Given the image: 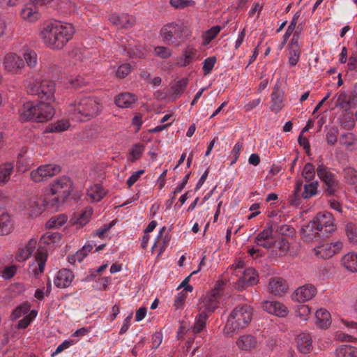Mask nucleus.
<instances>
[{
    "label": "nucleus",
    "mask_w": 357,
    "mask_h": 357,
    "mask_svg": "<svg viewBox=\"0 0 357 357\" xmlns=\"http://www.w3.org/2000/svg\"><path fill=\"white\" fill-rule=\"evenodd\" d=\"M74 32L72 24L55 22L44 26L40 37L50 47L60 50L72 38Z\"/></svg>",
    "instance_id": "nucleus-1"
},
{
    "label": "nucleus",
    "mask_w": 357,
    "mask_h": 357,
    "mask_svg": "<svg viewBox=\"0 0 357 357\" xmlns=\"http://www.w3.org/2000/svg\"><path fill=\"white\" fill-rule=\"evenodd\" d=\"M101 106L95 97H84L75 100L68 107V112L76 121H87L98 116Z\"/></svg>",
    "instance_id": "nucleus-2"
},
{
    "label": "nucleus",
    "mask_w": 357,
    "mask_h": 357,
    "mask_svg": "<svg viewBox=\"0 0 357 357\" xmlns=\"http://www.w3.org/2000/svg\"><path fill=\"white\" fill-rule=\"evenodd\" d=\"M252 308L248 305H238L230 313L224 331L227 335H233L245 328L252 319Z\"/></svg>",
    "instance_id": "nucleus-3"
},
{
    "label": "nucleus",
    "mask_w": 357,
    "mask_h": 357,
    "mask_svg": "<svg viewBox=\"0 0 357 357\" xmlns=\"http://www.w3.org/2000/svg\"><path fill=\"white\" fill-rule=\"evenodd\" d=\"M189 27L183 21L167 23L160 30L162 40L168 45L178 46L188 37Z\"/></svg>",
    "instance_id": "nucleus-4"
},
{
    "label": "nucleus",
    "mask_w": 357,
    "mask_h": 357,
    "mask_svg": "<svg viewBox=\"0 0 357 357\" xmlns=\"http://www.w3.org/2000/svg\"><path fill=\"white\" fill-rule=\"evenodd\" d=\"M73 190V183L68 176L57 178L51 185V192L57 196L52 199L54 204L64 203Z\"/></svg>",
    "instance_id": "nucleus-5"
},
{
    "label": "nucleus",
    "mask_w": 357,
    "mask_h": 357,
    "mask_svg": "<svg viewBox=\"0 0 357 357\" xmlns=\"http://www.w3.org/2000/svg\"><path fill=\"white\" fill-rule=\"evenodd\" d=\"M55 90V84L51 80L30 82L26 86V91L29 94L38 96L39 98L43 100H52Z\"/></svg>",
    "instance_id": "nucleus-6"
},
{
    "label": "nucleus",
    "mask_w": 357,
    "mask_h": 357,
    "mask_svg": "<svg viewBox=\"0 0 357 357\" xmlns=\"http://www.w3.org/2000/svg\"><path fill=\"white\" fill-rule=\"evenodd\" d=\"M316 223L317 229H319V236L321 239H326L333 233L336 229L334 224V218L333 215L327 211L319 212L313 218Z\"/></svg>",
    "instance_id": "nucleus-7"
},
{
    "label": "nucleus",
    "mask_w": 357,
    "mask_h": 357,
    "mask_svg": "<svg viewBox=\"0 0 357 357\" xmlns=\"http://www.w3.org/2000/svg\"><path fill=\"white\" fill-rule=\"evenodd\" d=\"M61 172L60 166L57 165L48 164L41 165L36 169L31 171L30 176L31 179L36 183L42 182L49 179Z\"/></svg>",
    "instance_id": "nucleus-8"
},
{
    "label": "nucleus",
    "mask_w": 357,
    "mask_h": 357,
    "mask_svg": "<svg viewBox=\"0 0 357 357\" xmlns=\"http://www.w3.org/2000/svg\"><path fill=\"white\" fill-rule=\"evenodd\" d=\"M316 171L319 178L326 186V193L328 195H334L338 188V183L335 179L334 175L328 170L323 163L318 165Z\"/></svg>",
    "instance_id": "nucleus-9"
},
{
    "label": "nucleus",
    "mask_w": 357,
    "mask_h": 357,
    "mask_svg": "<svg viewBox=\"0 0 357 357\" xmlns=\"http://www.w3.org/2000/svg\"><path fill=\"white\" fill-rule=\"evenodd\" d=\"M33 4H27L21 10L20 15L22 17L29 22H35L40 17V12L38 6L43 7L44 5L51 2L52 0H30Z\"/></svg>",
    "instance_id": "nucleus-10"
},
{
    "label": "nucleus",
    "mask_w": 357,
    "mask_h": 357,
    "mask_svg": "<svg viewBox=\"0 0 357 357\" xmlns=\"http://www.w3.org/2000/svg\"><path fill=\"white\" fill-rule=\"evenodd\" d=\"M317 290L312 284H306L298 287L291 296L292 301L296 302H307L312 300L317 294Z\"/></svg>",
    "instance_id": "nucleus-11"
},
{
    "label": "nucleus",
    "mask_w": 357,
    "mask_h": 357,
    "mask_svg": "<svg viewBox=\"0 0 357 357\" xmlns=\"http://www.w3.org/2000/svg\"><path fill=\"white\" fill-rule=\"evenodd\" d=\"M261 307L268 314L281 318L286 317L289 312L288 307L283 303L275 300L263 301Z\"/></svg>",
    "instance_id": "nucleus-12"
},
{
    "label": "nucleus",
    "mask_w": 357,
    "mask_h": 357,
    "mask_svg": "<svg viewBox=\"0 0 357 357\" xmlns=\"http://www.w3.org/2000/svg\"><path fill=\"white\" fill-rule=\"evenodd\" d=\"M4 66L7 71L13 74H19L24 66V62L20 56L11 53L5 56Z\"/></svg>",
    "instance_id": "nucleus-13"
},
{
    "label": "nucleus",
    "mask_w": 357,
    "mask_h": 357,
    "mask_svg": "<svg viewBox=\"0 0 357 357\" xmlns=\"http://www.w3.org/2000/svg\"><path fill=\"white\" fill-rule=\"evenodd\" d=\"M36 122L43 123L50 120L54 115L55 110L50 104L42 101L36 103Z\"/></svg>",
    "instance_id": "nucleus-14"
},
{
    "label": "nucleus",
    "mask_w": 357,
    "mask_h": 357,
    "mask_svg": "<svg viewBox=\"0 0 357 357\" xmlns=\"http://www.w3.org/2000/svg\"><path fill=\"white\" fill-rule=\"evenodd\" d=\"M319 229H317L316 223L313 219L310 220L306 225H304L301 231L302 238L307 242L317 241L321 239L319 236Z\"/></svg>",
    "instance_id": "nucleus-15"
},
{
    "label": "nucleus",
    "mask_w": 357,
    "mask_h": 357,
    "mask_svg": "<svg viewBox=\"0 0 357 357\" xmlns=\"http://www.w3.org/2000/svg\"><path fill=\"white\" fill-rule=\"evenodd\" d=\"M287 282L281 277H274L269 280L268 292L274 296H280L288 289Z\"/></svg>",
    "instance_id": "nucleus-16"
},
{
    "label": "nucleus",
    "mask_w": 357,
    "mask_h": 357,
    "mask_svg": "<svg viewBox=\"0 0 357 357\" xmlns=\"http://www.w3.org/2000/svg\"><path fill=\"white\" fill-rule=\"evenodd\" d=\"M74 275L71 269H59L54 280V284L59 288H66L70 286Z\"/></svg>",
    "instance_id": "nucleus-17"
},
{
    "label": "nucleus",
    "mask_w": 357,
    "mask_h": 357,
    "mask_svg": "<svg viewBox=\"0 0 357 357\" xmlns=\"http://www.w3.org/2000/svg\"><path fill=\"white\" fill-rule=\"evenodd\" d=\"M220 301V297L213 293H209L205 296L203 299L202 304L200 307V311L206 313L213 312L218 307V303Z\"/></svg>",
    "instance_id": "nucleus-18"
},
{
    "label": "nucleus",
    "mask_w": 357,
    "mask_h": 357,
    "mask_svg": "<svg viewBox=\"0 0 357 357\" xmlns=\"http://www.w3.org/2000/svg\"><path fill=\"white\" fill-rule=\"evenodd\" d=\"M298 350L303 354H308L312 348V339L309 333L301 332L296 336Z\"/></svg>",
    "instance_id": "nucleus-19"
},
{
    "label": "nucleus",
    "mask_w": 357,
    "mask_h": 357,
    "mask_svg": "<svg viewBox=\"0 0 357 357\" xmlns=\"http://www.w3.org/2000/svg\"><path fill=\"white\" fill-rule=\"evenodd\" d=\"M236 344L241 351H250L257 347L258 342L253 335L245 334L238 337Z\"/></svg>",
    "instance_id": "nucleus-20"
},
{
    "label": "nucleus",
    "mask_w": 357,
    "mask_h": 357,
    "mask_svg": "<svg viewBox=\"0 0 357 357\" xmlns=\"http://www.w3.org/2000/svg\"><path fill=\"white\" fill-rule=\"evenodd\" d=\"M20 118L23 121H33L36 122V103L27 102L24 103L19 111Z\"/></svg>",
    "instance_id": "nucleus-21"
},
{
    "label": "nucleus",
    "mask_w": 357,
    "mask_h": 357,
    "mask_svg": "<svg viewBox=\"0 0 357 357\" xmlns=\"http://www.w3.org/2000/svg\"><path fill=\"white\" fill-rule=\"evenodd\" d=\"M109 21L112 24L119 26L122 29H128L132 27L135 23V20L132 16H130L127 14L121 15H112Z\"/></svg>",
    "instance_id": "nucleus-22"
},
{
    "label": "nucleus",
    "mask_w": 357,
    "mask_h": 357,
    "mask_svg": "<svg viewBox=\"0 0 357 357\" xmlns=\"http://www.w3.org/2000/svg\"><path fill=\"white\" fill-rule=\"evenodd\" d=\"M315 324L319 328L326 329L331 325L332 321L331 314L324 308H320L317 310L315 313Z\"/></svg>",
    "instance_id": "nucleus-23"
},
{
    "label": "nucleus",
    "mask_w": 357,
    "mask_h": 357,
    "mask_svg": "<svg viewBox=\"0 0 357 357\" xmlns=\"http://www.w3.org/2000/svg\"><path fill=\"white\" fill-rule=\"evenodd\" d=\"M238 284L245 287L247 285H254L259 282V276L255 269H244L243 275L237 280Z\"/></svg>",
    "instance_id": "nucleus-24"
},
{
    "label": "nucleus",
    "mask_w": 357,
    "mask_h": 357,
    "mask_svg": "<svg viewBox=\"0 0 357 357\" xmlns=\"http://www.w3.org/2000/svg\"><path fill=\"white\" fill-rule=\"evenodd\" d=\"M135 95L130 93H123L115 98V103L119 107L129 108L135 102Z\"/></svg>",
    "instance_id": "nucleus-25"
},
{
    "label": "nucleus",
    "mask_w": 357,
    "mask_h": 357,
    "mask_svg": "<svg viewBox=\"0 0 357 357\" xmlns=\"http://www.w3.org/2000/svg\"><path fill=\"white\" fill-rule=\"evenodd\" d=\"M342 248V243L341 242H335L333 244V248L331 245H326L319 248L317 255L322 258H330L333 257L337 251Z\"/></svg>",
    "instance_id": "nucleus-26"
},
{
    "label": "nucleus",
    "mask_w": 357,
    "mask_h": 357,
    "mask_svg": "<svg viewBox=\"0 0 357 357\" xmlns=\"http://www.w3.org/2000/svg\"><path fill=\"white\" fill-rule=\"evenodd\" d=\"M303 181L298 180L296 183L294 190L289 196L288 202L292 206H299L301 204L302 199Z\"/></svg>",
    "instance_id": "nucleus-27"
},
{
    "label": "nucleus",
    "mask_w": 357,
    "mask_h": 357,
    "mask_svg": "<svg viewBox=\"0 0 357 357\" xmlns=\"http://www.w3.org/2000/svg\"><path fill=\"white\" fill-rule=\"evenodd\" d=\"M48 257L47 250L45 248L40 247L35 253L33 261L30 267L44 268L45 262Z\"/></svg>",
    "instance_id": "nucleus-28"
},
{
    "label": "nucleus",
    "mask_w": 357,
    "mask_h": 357,
    "mask_svg": "<svg viewBox=\"0 0 357 357\" xmlns=\"http://www.w3.org/2000/svg\"><path fill=\"white\" fill-rule=\"evenodd\" d=\"M36 245V241L31 239L27 245L18 250L15 259L17 261H24L27 259L32 253Z\"/></svg>",
    "instance_id": "nucleus-29"
},
{
    "label": "nucleus",
    "mask_w": 357,
    "mask_h": 357,
    "mask_svg": "<svg viewBox=\"0 0 357 357\" xmlns=\"http://www.w3.org/2000/svg\"><path fill=\"white\" fill-rule=\"evenodd\" d=\"M272 105L271 109L275 113H278L283 107L282 93L278 88L274 89L271 94Z\"/></svg>",
    "instance_id": "nucleus-30"
},
{
    "label": "nucleus",
    "mask_w": 357,
    "mask_h": 357,
    "mask_svg": "<svg viewBox=\"0 0 357 357\" xmlns=\"http://www.w3.org/2000/svg\"><path fill=\"white\" fill-rule=\"evenodd\" d=\"M11 218L8 213H2L0 215V235H8L13 230Z\"/></svg>",
    "instance_id": "nucleus-31"
},
{
    "label": "nucleus",
    "mask_w": 357,
    "mask_h": 357,
    "mask_svg": "<svg viewBox=\"0 0 357 357\" xmlns=\"http://www.w3.org/2000/svg\"><path fill=\"white\" fill-rule=\"evenodd\" d=\"M356 105L355 98L351 95L348 96L344 92L340 93L337 100V106L348 109Z\"/></svg>",
    "instance_id": "nucleus-32"
},
{
    "label": "nucleus",
    "mask_w": 357,
    "mask_h": 357,
    "mask_svg": "<svg viewBox=\"0 0 357 357\" xmlns=\"http://www.w3.org/2000/svg\"><path fill=\"white\" fill-rule=\"evenodd\" d=\"M337 357H357V348L351 345H341L336 349Z\"/></svg>",
    "instance_id": "nucleus-33"
},
{
    "label": "nucleus",
    "mask_w": 357,
    "mask_h": 357,
    "mask_svg": "<svg viewBox=\"0 0 357 357\" xmlns=\"http://www.w3.org/2000/svg\"><path fill=\"white\" fill-rule=\"evenodd\" d=\"M318 181H312L308 184L303 185L302 196L304 199H307L315 195L317 192Z\"/></svg>",
    "instance_id": "nucleus-34"
},
{
    "label": "nucleus",
    "mask_w": 357,
    "mask_h": 357,
    "mask_svg": "<svg viewBox=\"0 0 357 357\" xmlns=\"http://www.w3.org/2000/svg\"><path fill=\"white\" fill-rule=\"evenodd\" d=\"M208 316V313L202 311H200V312L196 316L195 322L193 327L194 333H200L204 329L206 326Z\"/></svg>",
    "instance_id": "nucleus-35"
},
{
    "label": "nucleus",
    "mask_w": 357,
    "mask_h": 357,
    "mask_svg": "<svg viewBox=\"0 0 357 357\" xmlns=\"http://www.w3.org/2000/svg\"><path fill=\"white\" fill-rule=\"evenodd\" d=\"M274 231L279 233L283 236H293L295 234L294 227L287 225H279L275 221H272Z\"/></svg>",
    "instance_id": "nucleus-36"
},
{
    "label": "nucleus",
    "mask_w": 357,
    "mask_h": 357,
    "mask_svg": "<svg viewBox=\"0 0 357 357\" xmlns=\"http://www.w3.org/2000/svg\"><path fill=\"white\" fill-rule=\"evenodd\" d=\"M69 126L70 124L67 121L60 120L54 123L49 124L45 129V132H59L65 131L68 129Z\"/></svg>",
    "instance_id": "nucleus-37"
},
{
    "label": "nucleus",
    "mask_w": 357,
    "mask_h": 357,
    "mask_svg": "<svg viewBox=\"0 0 357 357\" xmlns=\"http://www.w3.org/2000/svg\"><path fill=\"white\" fill-rule=\"evenodd\" d=\"M13 165L12 163L6 162L0 165V183H6L13 172Z\"/></svg>",
    "instance_id": "nucleus-38"
},
{
    "label": "nucleus",
    "mask_w": 357,
    "mask_h": 357,
    "mask_svg": "<svg viewBox=\"0 0 357 357\" xmlns=\"http://www.w3.org/2000/svg\"><path fill=\"white\" fill-rule=\"evenodd\" d=\"M273 249L278 250L279 255H285L289 249V243L288 241L284 238L275 240L272 242Z\"/></svg>",
    "instance_id": "nucleus-39"
},
{
    "label": "nucleus",
    "mask_w": 357,
    "mask_h": 357,
    "mask_svg": "<svg viewBox=\"0 0 357 357\" xmlns=\"http://www.w3.org/2000/svg\"><path fill=\"white\" fill-rule=\"evenodd\" d=\"M342 265L344 268H356L357 267V253L349 252L342 259Z\"/></svg>",
    "instance_id": "nucleus-40"
},
{
    "label": "nucleus",
    "mask_w": 357,
    "mask_h": 357,
    "mask_svg": "<svg viewBox=\"0 0 357 357\" xmlns=\"http://www.w3.org/2000/svg\"><path fill=\"white\" fill-rule=\"evenodd\" d=\"M295 314L301 320L307 321L311 314V309L307 305H298L295 308Z\"/></svg>",
    "instance_id": "nucleus-41"
},
{
    "label": "nucleus",
    "mask_w": 357,
    "mask_h": 357,
    "mask_svg": "<svg viewBox=\"0 0 357 357\" xmlns=\"http://www.w3.org/2000/svg\"><path fill=\"white\" fill-rule=\"evenodd\" d=\"M30 305L27 303H23L17 306L12 312L11 317L13 319H17L22 316H26L30 312Z\"/></svg>",
    "instance_id": "nucleus-42"
},
{
    "label": "nucleus",
    "mask_w": 357,
    "mask_h": 357,
    "mask_svg": "<svg viewBox=\"0 0 357 357\" xmlns=\"http://www.w3.org/2000/svg\"><path fill=\"white\" fill-rule=\"evenodd\" d=\"M67 221V216L65 215H60L57 217H53L49 220L46 223V227L50 229L59 228L63 225Z\"/></svg>",
    "instance_id": "nucleus-43"
},
{
    "label": "nucleus",
    "mask_w": 357,
    "mask_h": 357,
    "mask_svg": "<svg viewBox=\"0 0 357 357\" xmlns=\"http://www.w3.org/2000/svg\"><path fill=\"white\" fill-rule=\"evenodd\" d=\"M93 210L91 207L86 208L84 211L77 213V219L75 222L83 227L89 222Z\"/></svg>",
    "instance_id": "nucleus-44"
},
{
    "label": "nucleus",
    "mask_w": 357,
    "mask_h": 357,
    "mask_svg": "<svg viewBox=\"0 0 357 357\" xmlns=\"http://www.w3.org/2000/svg\"><path fill=\"white\" fill-rule=\"evenodd\" d=\"M38 312L36 310H31L28 314L19 321L17 328H26L34 320Z\"/></svg>",
    "instance_id": "nucleus-45"
},
{
    "label": "nucleus",
    "mask_w": 357,
    "mask_h": 357,
    "mask_svg": "<svg viewBox=\"0 0 357 357\" xmlns=\"http://www.w3.org/2000/svg\"><path fill=\"white\" fill-rule=\"evenodd\" d=\"M24 59L29 68H34L38 63V55L36 52L27 50L24 52Z\"/></svg>",
    "instance_id": "nucleus-46"
},
{
    "label": "nucleus",
    "mask_w": 357,
    "mask_h": 357,
    "mask_svg": "<svg viewBox=\"0 0 357 357\" xmlns=\"http://www.w3.org/2000/svg\"><path fill=\"white\" fill-rule=\"evenodd\" d=\"M344 176L348 184L354 185L357 183V172L353 167H348L344 168Z\"/></svg>",
    "instance_id": "nucleus-47"
},
{
    "label": "nucleus",
    "mask_w": 357,
    "mask_h": 357,
    "mask_svg": "<svg viewBox=\"0 0 357 357\" xmlns=\"http://www.w3.org/2000/svg\"><path fill=\"white\" fill-rule=\"evenodd\" d=\"M274 231L272 222L268 223L267 228L261 231L256 237L255 241H262L273 238V232Z\"/></svg>",
    "instance_id": "nucleus-48"
},
{
    "label": "nucleus",
    "mask_w": 357,
    "mask_h": 357,
    "mask_svg": "<svg viewBox=\"0 0 357 357\" xmlns=\"http://www.w3.org/2000/svg\"><path fill=\"white\" fill-rule=\"evenodd\" d=\"M188 84V78H183L178 80L175 84H174L172 86L173 93L176 95H181L185 91Z\"/></svg>",
    "instance_id": "nucleus-49"
},
{
    "label": "nucleus",
    "mask_w": 357,
    "mask_h": 357,
    "mask_svg": "<svg viewBox=\"0 0 357 357\" xmlns=\"http://www.w3.org/2000/svg\"><path fill=\"white\" fill-rule=\"evenodd\" d=\"M302 176L307 181H310L314 179L315 176V169L312 163L307 162L305 165Z\"/></svg>",
    "instance_id": "nucleus-50"
},
{
    "label": "nucleus",
    "mask_w": 357,
    "mask_h": 357,
    "mask_svg": "<svg viewBox=\"0 0 357 357\" xmlns=\"http://www.w3.org/2000/svg\"><path fill=\"white\" fill-rule=\"evenodd\" d=\"M346 234L350 243H357V227L354 225L347 224L346 227Z\"/></svg>",
    "instance_id": "nucleus-51"
},
{
    "label": "nucleus",
    "mask_w": 357,
    "mask_h": 357,
    "mask_svg": "<svg viewBox=\"0 0 357 357\" xmlns=\"http://www.w3.org/2000/svg\"><path fill=\"white\" fill-rule=\"evenodd\" d=\"M197 53V50L192 47L188 46L187 47L183 52L184 55V63L183 66H186L189 64L191 61L194 59Z\"/></svg>",
    "instance_id": "nucleus-52"
},
{
    "label": "nucleus",
    "mask_w": 357,
    "mask_h": 357,
    "mask_svg": "<svg viewBox=\"0 0 357 357\" xmlns=\"http://www.w3.org/2000/svg\"><path fill=\"white\" fill-rule=\"evenodd\" d=\"M300 16V14L298 12H297L296 13H295V15H294L293 17V19L290 23V24L289 25L284 35V42L285 43L286 40L289 38V36L291 35V33H293V31L294 30V29L296 28V24H297V21H298V19Z\"/></svg>",
    "instance_id": "nucleus-53"
},
{
    "label": "nucleus",
    "mask_w": 357,
    "mask_h": 357,
    "mask_svg": "<svg viewBox=\"0 0 357 357\" xmlns=\"http://www.w3.org/2000/svg\"><path fill=\"white\" fill-rule=\"evenodd\" d=\"M132 69V66L130 63L121 65L118 68L116 75L119 78H124L130 73Z\"/></svg>",
    "instance_id": "nucleus-54"
},
{
    "label": "nucleus",
    "mask_w": 357,
    "mask_h": 357,
    "mask_svg": "<svg viewBox=\"0 0 357 357\" xmlns=\"http://www.w3.org/2000/svg\"><path fill=\"white\" fill-rule=\"evenodd\" d=\"M289 54L290 56L289 58V62L291 66H296L298 63L301 54L300 48H296V47L294 48H289Z\"/></svg>",
    "instance_id": "nucleus-55"
},
{
    "label": "nucleus",
    "mask_w": 357,
    "mask_h": 357,
    "mask_svg": "<svg viewBox=\"0 0 357 357\" xmlns=\"http://www.w3.org/2000/svg\"><path fill=\"white\" fill-rule=\"evenodd\" d=\"M215 62L216 59L215 56H210L204 60L203 66V71L204 73V75H208L211 72Z\"/></svg>",
    "instance_id": "nucleus-56"
},
{
    "label": "nucleus",
    "mask_w": 357,
    "mask_h": 357,
    "mask_svg": "<svg viewBox=\"0 0 357 357\" xmlns=\"http://www.w3.org/2000/svg\"><path fill=\"white\" fill-rule=\"evenodd\" d=\"M61 238V234L58 232H47L43 236V239L45 243H50L49 241H51L52 243H57Z\"/></svg>",
    "instance_id": "nucleus-57"
},
{
    "label": "nucleus",
    "mask_w": 357,
    "mask_h": 357,
    "mask_svg": "<svg viewBox=\"0 0 357 357\" xmlns=\"http://www.w3.org/2000/svg\"><path fill=\"white\" fill-rule=\"evenodd\" d=\"M195 1L189 0H170V4L178 9H183L186 7L194 5Z\"/></svg>",
    "instance_id": "nucleus-58"
},
{
    "label": "nucleus",
    "mask_w": 357,
    "mask_h": 357,
    "mask_svg": "<svg viewBox=\"0 0 357 357\" xmlns=\"http://www.w3.org/2000/svg\"><path fill=\"white\" fill-rule=\"evenodd\" d=\"M143 151L144 145L139 144H135L130 151V154L132 155L131 160L134 162L139 158L142 154Z\"/></svg>",
    "instance_id": "nucleus-59"
},
{
    "label": "nucleus",
    "mask_w": 357,
    "mask_h": 357,
    "mask_svg": "<svg viewBox=\"0 0 357 357\" xmlns=\"http://www.w3.org/2000/svg\"><path fill=\"white\" fill-rule=\"evenodd\" d=\"M86 82L84 78L77 76L74 78H71L69 80V84L70 86L75 89H79L82 86L86 84Z\"/></svg>",
    "instance_id": "nucleus-60"
},
{
    "label": "nucleus",
    "mask_w": 357,
    "mask_h": 357,
    "mask_svg": "<svg viewBox=\"0 0 357 357\" xmlns=\"http://www.w3.org/2000/svg\"><path fill=\"white\" fill-rule=\"evenodd\" d=\"M220 26H215L208 29L206 33L205 40L206 43H210L212 40H213L218 33L220 31Z\"/></svg>",
    "instance_id": "nucleus-61"
},
{
    "label": "nucleus",
    "mask_w": 357,
    "mask_h": 357,
    "mask_svg": "<svg viewBox=\"0 0 357 357\" xmlns=\"http://www.w3.org/2000/svg\"><path fill=\"white\" fill-rule=\"evenodd\" d=\"M93 245L91 244L85 245L82 247L80 250H78L76 252V257L77 258L78 261H82V259L87 256L88 253L91 252L93 249Z\"/></svg>",
    "instance_id": "nucleus-62"
},
{
    "label": "nucleus",
    "mask_w": 357,
    "mask_h": 357,
    "mask_svg": "<svg viewBox=\"0 0 357 357\" xmlns=\"http://www.w3.org/2000/svg\"><path fill=\"white\" fill-rule=\"evenodd\" d=\"M77 342V340H66L61 344H60L56 349L55 351L53 353V355L57 354L63 350L69 348L70 347L75 344Z\"/></svg>",
    "instance_id": "nucleus-63"
},
{
    "label": "nucleus",
    "mask_w": 357,
    "mask_h": 357,
    "mask_svg": "<svg viewBox=\"0 0 357 357\" xmlns=\"http://www.w3.org/2000/svg\"><path fill=\"white\" fill-rule=\"evenodd\" d=\"M338 130L337 128H331L326 134L327 142L331 145H334L337 142V135Z\"/></svg>",
    "instance_id": "nucleus-64"
}]
</instances>
